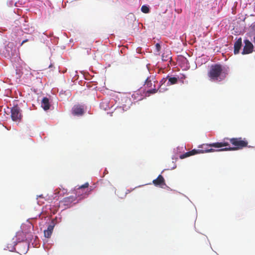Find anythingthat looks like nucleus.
<instances>
[{
	"label": "nucleus",
	"instance_id": "10",
	"mask_svg": "<svg viewBox=\"0 0 255 255\" xmlns=\"http://www.w3.org/2000/svg\"><path fill=\"white\" fill-rule=\"evenodd\" d=\"M75 200L76 197L75 196H71L64 198L61 202L63 203L64 206H70Z\"/></svg>",
	"mask_w": 255,
	"mask_h": 255
},
{
	"label": "nucleus",
	"instance_id": "11",
	"mask_svg": "<svg viewBox=\"0 0 255 255\" xmlns=\"http://www.w3.org/2000/svg\"><path fill=\"white\" fill-rule=\"evenodd\" d=\"M242 45V38H239L234 43V52L235 54H237L239 53L240 50Z\"/></svg>",
	"mask_w": 255,
	"mask_h": 255
},
{
	"label": "nucleus",
	"instance_id": "1",
	"mask_svg": "<svg viewBox=\"0 0 255 255\" xmlns=\"http://www.w3.org/2000/svg\"><path fill=\"white\" fill-rule=\"evenodd\" d=\"M227 140L229 141H226L225 139H224L222 142L213 143L207 145L215 148L225 147L219 150V151H224L236 150L242 149L247 147L248 144V142L245 139L243 140L242 137L228 138Z\"/></svg>",
	"mask_w": 255,
	"mask_h": 255
},
{
	"label": "nucleus",
	"instance_id": "16",
	"mask_svg": "<svg viewBox=\"0 0 255 255\" xmlns=\"http://www.w3.org/2000/svg\"><path fill=\"white\" fill-rule=\"evenodd\" d=\"M100 108L103 110L107 111L110 109L109 103L108 101H103L100 105Z\"/></svg>",
	"mask_w": 255,
	"mask_h": 255
},
{
	"label": "nucleus",
	"instance_id": "6",
	"mask_svg": "<svg viewBox=\"0 0 255 255\" xmlns=\"http://www.w3.org/2000/svg\"><path fill=\"white\" fill-rule=\"evenodd\" d=\"M11 117L13 121L18 122L20 121L22 115L21 110L17 106H14L11 108Z\"/></svg>",
	"mask_w": 255,
	"mask_h": 255
},
{
	"label": "nucleus",
	"instance_id": "9",
	"mask_svg": "<svg viewBox=\"0 0 255 255\" xmlns=\"http://www.w3.org/2000/svg\"><path fill=\"white\" fill-rule=\"evenodd\" d=\"M171 51L167 48L164 50L163 53L162 54V60L163 61H169L170 62L171 61L172 57L171 56Z\"/></svg>",
	"mask_w": 255,
	"mask_h": 255
},
{
	"label": "nucleus",
	"instance_id": "26",
	"mask_svg": "<svg viewBox=\"0 0 255 255\" xmlns=\"http://www.w3.org/2000/svg\"><path fill=\"white\" fill-rule=\"evenodd\" d=\"M128 192H129V190H127V191L126 192V194H128Z\"/></svg>",
	"mask_w": 255,
	"mask_h": 255
},
{
	"label": "nucleus",
	"instance_id": "4",
	"mask_svg": "<svg viewBox=\"0 0 255 255\" xmlns=\"http://www.w3.org/2000/svg\"><path fill=\"white\" fill-rule=\"evenodd\" d=\"M85 111V107L84 105L77 104L73 107L71 113L74 116L80 117L84 115Z\"/></svg>",
	"mask_w": 255,
	"mask_h": 255
},
{
	"label": "nucleus",
	"instance_id": "13",
	"mask_svg": "<svg viewBox=\"0 0 255 255\" xmlns=\"http://www.w3.org/2000/svg\"><path fill=\"white\" fill-rule=\"evenodd\" d=\"M54 229V226L50 225L48 226L47 229L44 231V236L49 238L51 237Z\"/></svg>",
	"mask_w": 255,
	"mask_h": 255
},
{
	"label": "nucleus",
	"instance_id": "23",
	"mask_svg": "<svg viewBox=\"0 0 255 255\" xmlns=\"http://www.w3.org/2000/svg\"><path fill=\"white\" fill-rule=\"evenodd\" d=\"M38 198H43V195H40L37 196V199Z\"/></svg>",
	"mask_w": 255,
	"mask_h": 255
},
{
	"label": "nucleus",
	"instance_id": "17",
	"mask_svg": "<svg viewBox=\"0 0 255 255\" xmlns=\"http://www.w3.org/2000/svg\"><path fill=\"white\" fill-rule=\"evenodd\" d=\"M141 10L144 13H148L149 12V8L147 5H144L141 6Z\"/></svg>",
	"mask_w": 255,
	"mask_h": 255
},
{
	"label": "nucleus",
	"instance_id": "7",
	"mask_svg": "<svg viewBox=\"0 0 255 255\" xmlns=\"http://www.w3.org/2000/svg\"><path fill=\"white\" fill-rule=\"evenodd\" d=\"M245 46L244 47L242 54L243 55L250 54L253 52L254 46L251 42L248 40L246 39L244 41Z\"/></svg>",
	"mask_w": 255,
	"mask_h": 255
},
{
	"label": "nucleus",
	"instance_id": "5",
	"mask_svg": "<svg viewBox=\"0 0 255 255\" xmlns=\"http://www.w3.org/2000/svg\"><path fill=\"white\" fill-rule=\"evenodd\" d=\"M214 151V149L210 148V149H193L191 151H188L186 152L184 154H183L180 156V158L181 159L185 158L187 157H189L191 155H195L197 153H203L204 152H212Z\"/></svg>",
	"mask_w": 255,
	"mask_h": 255
},
{
	"label": "nucleus",
	"instance_id": "20",
	"mask_svg": "<svg viewBox=\"0 0 255 255\" xmlns=\"http://www.w3.org/2000/svg\"><path fill=\"white\" fill-rule=\"evenodd\" d=\"M155 47L157 51L159 52L160 50L161 46L159 43H156L155 45Z\"/></svg>",
	"mask_w": 255,
	"mask_h": 255
},
{
	"label": "nucleus",
	"instance_id": "18",
	"mask_svg": "<svg viewBox=\"0 0 255 255\" xmlns=\"http://www.w3.org/2000/svg\"><path fill=\"white\" fill-rule=\"evenodd\" d=\"M89 183L88 182H86L84 184L79 186L77 188V190H79L82 189L83 188H88L89 187Z\"/></svg>",
	"mask_w": 255,
	"mask_h": 255
},
{
	"label": "nucleus",
	"instance_id": "15",
	"mask_svg": "<svg viewBox=\"0 0 255 255\" xmlns=\"http://www.w3.org/2000/svg\"><path fill=\"white\" fill-rule=\"evenodd\" d=\"M166 79L168 80V82L167 83V86L175 84L177 83L178 79L176 77H172L168 76L166 77Z\"/></svg>",
	"mask_w": 255,
	"mask_h": 255
},
{
	"label": "nucleus",
	"instance_id": "3",
	"mask_svg": "<svg viewBox=\"0 0 255 255\" xmlns=\"http://www.w3.org/2000/svg\"><path fill=\"white\" fill-rule=\"evenodd\" d=\"M157 83V81L155 80L154 76H150L148 77L144 83V86L145 88H150L146 92V95L149 96L150 94H154L157 93L158 88H156V84Z\"/></svg>",
	"mask_w": 255,
	"mask_h": 255
},
{
	"label": "nucleus",
	"instance_id": "14",
	"mask_svg": "<svg viewBox=\"0 0 255 255\" xmlns=\"http://www.w3.org/2000/svg\"><path fill=\"white\" fill-rule=\"evenodd\" d=\"M128 108L126 109H124V107H119L116 108L112 113L114 114L115 116H118L120 114L124 113L125 111L127 110Z\"/></svg>",
	"mask_w": 255,
	"mask_h": 255
},
{
	"label": "nucleus",
	"instance_id": "21",
	"mask_svg": "<svg viewBox=\"0 0 255 255\" xmlns=\"http://www.w3.org/2000/svg\"><path fill=\"white\" fill-rule=\"evenodd\" d=\"M28 41V40L27 39L23 40L22 42H21L20 45L21 46L24 43L27 42Z\"/></svg>",
	"mask_w": 255,
	"mask_h": 255
},
{
	"label": "nucleus",
	"instance_id": "12",
	"mask_svg": "<svg viewBox=\"0 0 255 255\" xmlns=\"http://www.w3.org/2000/svg\"><path fill=\"white\" fill-rule=\"evenodd\" d=\"M50 104L48 98L44 97L41 101V107L45 110L47 111L50 109Z\"/></svg>",
	"mask_w": 255,
	"mask_h": 255
},
{
	"label": "nucleus",
	"instance_id": "8",
	"mask_svg": "<svg viewBox=\"0 0 255 255\" xmlns=\"http://www.w3.org/2000/svg\"><path fill=\"white\" fill-rule=\"evenodd\" d=\"M152 183L156 186L162 187L166 185L165 180L161 175H159L156 179L153 180Z\"/></svg>",
	"mask_w": 255,
	"mask_h": 255
},
{
	"label": "nucleus",
	"instance_id": "24",
	"mask_svg": "<svg viewBox=\"0 0 255 255\" xmlns=\"http://www.w3.org/2000/svg\"><path fill=\"white\" fill-rule=\"evenodd\" d=\"M93 189H94V188L92 187H91L90 188V191H92Z\"/></svg>",
	"mask_w": 255,
	"mask_h": 255
},
{
	"label": "nucleus",
	"instance_id": "2",
	"mask_svg": "<svg viewBox=\"0 0 255 255\" xmlns=\"http://www.w3.org/2000/svg\"><path fill=\"white\" fill-rule=\"evenodd\" d=\"M227 75L221 65L214 64L211 65L208 75L211 80L221 81L224 80Z\"/></svg>",
	"mask_w": 255,
	"mask_h": 255
},
{
	"label": "nucleus",
	"instance_id": "19",
	"mask_svg": "<svg viewBox=\"0 0 255 255\" xmlns=\"http://www.w3.org/2000/svg\"><path fill=\"white\" fill-rule=\"evenodd\" d=\"M252 27L255 30V31L252 33V37L253 38V41L255 43V23H254Z\"/></svg>",
	"mask_w": 255,
	"mask_h": 255
},
{
	"label": "nucleus",
	"instance_id": "25",
	"mask_svg": "<svg viewBox=\"0 0 255 255\" xmlns=\"http://www.w3.org/2000/svg\"><path fill=\"white\" fill-rule=\"evenodd\" d=\"M18 234H23V232H18Z\"/></svg>",
	"mask_w": 255,
	"mask_h": 255
},
{
	"label": "nucleus",
	"instance_id": "22",
	"mask_svg": "<svg viewBox=\"0 0 255 255\" xmlns=\"http://www.w3.org/2000/svg\"><path fill=\"white\" fill-rule=\"evenodd\" d=\"M167 79L166 78H163L161 81H160V82L162 83V84H163L166 81Z\"/></svg>",
	"mask_w": 255,
	"mask_h": 255
}]
</instances>
